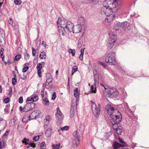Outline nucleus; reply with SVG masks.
<instances>
[{
  "mask_svg": "<svg viewBox=\"0 0 149 149\" xmlns=\"http://www.w3.org/2000/svg\"><path fill=\"white\" fill-rule=\"evenodd\" d=\"M22 121L25 123L27 122V120H26V116H24L22 120Z\"/></svg>",
  "mask_w": 149,
  "mask_h": 149,
  "instance_id": "58",
  "label": "nucleus"
},
{
  "mask_svg": "<svg viewBox=\"0 0 149 149\" xmlns=\"http://www.w3.org/2000/svg\"><path fill=\"white\" fill-rule=\"evenodd\" d=\"M40 147L42 149H45L46 148L45 143V142H42L40 144Z\"/></svg>",
  "mask_w": 149,
  "mask_h": 149,
  "instance_id": "35",
  "label": "nucleus"
},
{
  "mask_svg": "<svg viewBox=\"0 0 149 149\" xmlns=\"http://www.w3.org/2000/svg\"><path fill=\"white\" fill-rule=\"evenodd\" d=\"M26 100L27 101H32V100L31 99V97L30 98L29 97H28Z\"/></svg>",
  "mask_w": 149,
  "mask_h": 149,
  "instance_id": "64",
  "label": "nucleus"
},
{
  "mask_svg": "<svg viewBox=\"0 0 149 149\" xmlns=\"http://www.w3.org/2000/svg\"><path fill=\"white\" fill-rule=\"evenodd\" d=\"M63 30H63V29H59V32L60 33H61V34H62V35H63V36H64V33L63 31Z\"/></svg>",
  "mask_w": 149,
  "mask_h": 149,
  "instance_id": "54",
  "label": "nucleus"
},
{
  "mask_svg": "<svg viewBox=\"0 0 149 149\" xmlns=\"http://www.w3.org/2000/svg\"><path fill=\"white\" fill-rule=\"evenodd\" d=\"M82 30L81 25L79 24H77L73 27L72 32L73 33H78L81 32Z\"/></svg>",
  "mask_w": 149,
  "mask_h": 149,
  "instance_id": "12",
  "label": "nucleus"
},
{
  "mask_svg": "<svg viewBox=\"0 0 149 149\" xmlns=\"http://www.w3.org/2000/svg\"><path fill=\"white\" fill-rule=\"evenodd\" d=\"M84 49H83V48L81 49L80 50V52H81L80 54H82V55L84 54Z\"/></svg>",
  "mask_w": 149,
  "mask_h": 149,
  "instance_id": "61",
  "label": "nucleus"
},
{
  "mask_svg": "<svg viewBox=\"0 0 149 149\" xmlns=\"http://www.w3.org/2000/svg\"><path fill=\"white\" fill-rule=\"evenodd\" d=\"M52 147L53 149H58L60 147V144H55L53 145Z\"/></svg>",
  "mask_w": 149,
  "mask_h": 149,
  "instance_id": "32",
  "label": "nucleus"
},
{
  "mask_svg": "<svg viewBox=\"0 0 149 149\" xmlns=\"http://www.w3.org/2000/svg\"><path fill=\"white\" fill-rule=\"evenodd\" d=\"M5 37L4 33H0V45L3 46L5 43Z\"/></svg>",
  "mask_w": 149,
  "mask_h": 149,
  "instance_id": "13",
  "label": "nucleus"
},
{
  "mask_svg": "<svg viewBox=\"0 0 149 149\" xmlns=\"http://www.w3.org/2000/svg\"><path fill=\"white\" fill-rule=\"evenodd\" d=\"M19 0H14V3L17 5H19L21 3V1H19Z\"/></svg>",
  "mask_w": 149,
  "mask_h": 149,
  "instance_id": "45",
  "label": "nucleus"
},
{
  "mask_svg": "<svg viewBox=\"0 0 149 149\" xmlns=\"http://www.w3.org/2000/svg\"><path fill=\"white\" fill-rule=\"evenodd\" d=\"M40 58L41 59H44L46 58V53L45 52H41L40 55Z\"/></svg>",
  "mask_w": 149,
  "mask_h": 149,
  "instance_id": "24",
  "label": "nucleus"
},
{
  "mask_svg": "<svg viewBox=\"0 0 149 149\" xmlns=\"http://www.w3.org/2000/svg\"><path fill=\"white\" fill-rule=\"evenodd\" d=\"M42 45L46 48H48V47H46L47 45L46 42L44 41H42Z\"/></svg>",
  "mask_w": 149,
  "mask_h": 149,
  "instance_id": "51",
  "label": "nucleus"
},
{
  "mask_svg": "<svg viewBox=\"0 0 149 149\" xmlns=\"http://www.w3.org/2000/svg\"><path fill=\"white\" fill-rule=\"evenodd\" d=\"M35 104L32 102L30 103H27L24 107L21 106L19 107V110L21 111L27 112L30 110L34 109L35 107Z\"/></svg>",
  "mask_w": 149,
  "mask_h": 149,
  "instance_id": "7",
  "label": "nucleus"
},
{
  "mask_svg": "<svg viewBox=\"0 0 149 149\" xmlns=\"http://www.w3.org/2000/svg\"><path fill=\"white\" fill-rule=\"evenodd\" d=\"M45 123L44 125V127L45 129L47 128L49 125V122H44Z\"/></svg>",
  "mask_w": 149,
  "mask_h": 149,
  "instance_id": "41",
  "label": "nucleus"
},
{
  "mask_svg": "<svg viewBox=\"0 0 149 149\" xmlns=\"http://www.w3.org/2000/svg\"><path fill=\"white\" fill-rule=\"evenodd\" d=\"M32 55L33 56H35L36 53V50L33 47H32Z\"/></svg>",
  "mask_w": 149,
  "mask_h": 149,
  "instance_id": "43",
  "label": "nucleus"
},
{
  "mask_svg": "<svg viewBox=\"0 0 149 149\" xmlns=\"http://www.w3.org/2000/svg\"><path fill=\"white\" fill-rule=\"evenodd\" d=\"M8 91L9 92V94L11 95L12 93V88L10 87H9V89L8 90Z\"/></svg>",
  "mask_w": 149,
  "mask_h": 149,
  "instance_id": "57",
  "label": "nucleus"
},
{
  "mask_svg": "<svg viewBox=\"0 0 149 149\" xmlns=\"http://www.w3.org/2000/svg\"><path fill=\"white\" fill-rule=\"evenodd\" d=\"M21 56L20 54H17L16 56L14 58V61H19L21 58Z\"/></svg>",
  "mask_w": 149,
  "mask_h": 149,
  "instance_id": "31",
  "label": "nucleus"
},
{
  "mask_svg": "<svg viewBox=\"0 0 149 149\" xmlns=\"http://www.w3.org/2000/svg\"><path fill=\"white\" fill-rule=\"evenodd\" d=\"M40 138V136L39 135H38L37 136H34L33 138V140L36 141H38L39 139Z\"/></svg>",
  "mask_w": 149,
  "mask_h": 149,
  "instance_id": "39",
  "label": "nucleus"
},
{
  "mask_svg": "<svg viewBox=\"0 0 149 149\" xmlns=\"http://www.w3.org/2000/svg\"><path fill=\"white\" fill-rule=\"evenodd\" d=\"M120 93L118 91L116 90V91H115L114 93L112 95V96H113L114 97H119Z\"/></svg>",
  "mask_w": 149,
  "mask_h": 149,
  "instance_id": "26",
  "label": "nucleus"
},
{
  "mask_svg": "<svg viewBox=\"0 0 149 149\" xmlns=\"http://www.w3.org/2000/svg\"><path fill=\"white\" fill-rule=\"evenodd\" d=\"M18 101L19 103L21 104L23 102V97L22 96H20L18 100Z\"/></svg>",
  "mask_w": 149,
  "mask_h": 149,
  "instance_id": "46",
  "label": "nucleus"
},
{
  "mask_svg": "<svg viewBox=\"0 0 149 149\" xmlns=\"http://www.w3.org/2000/svg\"><path fill=\"white\" fill-rule=\"evenodd\" d=\"M68 52L71 53L72 56H74L75 55V51L74 49H68Z\"/></svg>",
  "mask_w": 149,
  "mask_h": 149,
  "instance_id": "34",
  "label": "nucleus"
},
{
  "mask_svg": "<svg viewBox=\"0 0 149 149\" xmlns=\"http://www.w3.org/2000/svg\"><path fill=\"white\" fill-rule=\"evenodd\" d=\"M115 53L114 52H109L107 55L105 61L107 63L111 65H115L116 63L115 59Z\"/></svg>",
  "mask_w": 149,
  "mask_h": 149,
  "instance_id": "4",
  "label": "nucleus"
},
{
  "mask_svg": "<svg viewBox=\"0 0 149 149\" xmlns=\"http://www.w3.org/2000/svg\"><path fill=\"white\" fill-rule=\"evenodd\" d=\"M83 129L80 128L74 132L73 134L74 139L73 140V143L75 144L77 146L80 143V136L83 133Z\"/></svg>",
  "mask_w": 149,
  "mask_h": 149,
  "instance_id": "3",
  "label": "nucleus"
},
{
  "mask_svg": "<svg viewBox=\"0 0 149 149\" xmlns=\"http://www.w3.org/2000/svg\"><path fill=\"white\" fill-rule=\"evenodd\" d=\"M99 63L100 65H102L104 68H105L106 67V65L105 63H103L102 62H100Z\"/></svg>",
  "mask_w": 149,
  "mask_h": 149,
  "instance_id": "60",
  "label": "nucleus"
},
{
  "mask_svg": "<svg viewBox=\"0 0 149 149\" xmlns=\"http://www.w3.org/2000/svg\"><path fill=\"white\" fill-rule=\"evenodd\" d=\"M56 93L55 92H54L53 94H52V100H54L56 98Z\"/></svg>",
  "mask_w": 149,
  "mask_h": 149,
  "instance_id": "48",
  "label": "nucleus"
},
{
  "mask_svg": "<svg viewBox=\"0 0 149 149\" xmlns=\"http://www.w3.org/2000/svg\"><path fill=\"white\" fill-rule=\"evenodd\" d=\"M123 145L120 144L116 142H115L113 143V147L114 148L117 149L118 148H122L123 147Z\"/></svg>",
  "mask_w": 149,
  "mask_h": 149,
  "instance_id": "19",
  "label": "nucleus"
},
{
  "mask_svg": "<svg viewBox=\"0 0 149 149\" xmlns=\"http://www.w3.org/2000/svg\"><path fill=\"white\" fill-rule=\"evenodd\" d=\"M55 116L56 119L58 121H61L63 118V115L61 111L58 107L56 109V113Z\"/></svg>",
  "mask_w": 149,
  "mask_h": 149,
  "instance_id": "8",
  "label": "nucleus"
},
{
  "mask_svg": "<svg viewBox=\"0 0 149 149\" xmlns=\"http://www.w3.org/2000/svg\"><path fill=\"white\" fill-rule=\"evenodd\" d=\"M66 27H65L64 30L65 33H67L70 31L72 32L74 26L73 24L70 22H68Z\"/></svg>",
  "mask_w": 149,
  "mask_h": 149,
  "instance_id": "10",
  "label": "nucleus"
},
{
  "mask_svg": "<svg viewBox=\"0 0 149 149\" xmlns=\"http://www.w3.org/2000/svg\"><path fill=\"white\" fill-rule=\"evenodd\" d=\"M120 22H115L114 23L113 26L114 29L116 31H117L119 29L120 30Z\"/></svg>",
  "mask_w": 149,
  "mask_h": 149,
  "instance_id": "17",
  "label": "nucleus"
},
{
  "mask_svg": "<svg viewBox=\"0 0 149 149\" xmlns=\"http://www.w3.org/2000/svg\"><path fill=\"white\" fill-rule=\"evenodd\" d=\"M79 93L78 92V88H76L74 91V95L76 97H77L79 96Z\"/></svg>",
  "mask_w": 149,
  "mask_h": 149,
  "instance_id": "25",
  "label": "nucleus"
},
{
  "mask_svg": "<svg viewBox=\"0 0 149 149\" xmlns=\"http://www.w3.org/2000/svg\"><path fill=\"white\" fill-rule=\"evenodd\" d=\"M76 111L74 110V111H70V117H72L74 116Z\"/></svg>",
  "mask_w": 149,
  "mask_h": 149,
  "instance_id": "40",
  "label": "nucleus"
},
{
  "mask_svg": "<svg viewBox=\"0 0 149 149\" xmlns=\"http://www.w3.org/2000/svg\"><path fill=\"white\" fill-rule=\"evenodd\" d=\"M118 1L119 0H106L104 2L100 13L107 16L104 20L105 22H111L115 18L116 15L114 13L119 9Z\"/></svg>",
  "mask_w": 149,
  "mask_h": 149,
  "instance_id": "1",
  "label": "nucleus"
},
{
  "mask_svg": "<svg viewBox=\"0 0 149 149\" xmlns=\"http://www.w3.org/2000/svg\"><path fill=\"white\" fill-rule=\"evenodd\" d=\"M36 92L34 93L31 96V99L33 102H36L38 100V96L36 94Z\"/></svg>",
  "mask_w": 149,
  "mask_h": 149,
  "instance_id": "20",
  "label": "nucleus"
},
{
  "mask_svg": "<svg viewBox=\"0 0 149 149\" xmlns=\"http://www.w3.org/2000/svg\"><path fill=\"white\" fill-rule=\"evenodd\" d=\"M24 55L25 60H27L29 58V55L27 52L24 53Z\"/></svg>",
  "mask_w": 149,
  "mask_h": 149,
  "instance_id": "37",
  "label": "nucleus"
},
{
  "mask_svg": "<svg viewBox=\"0 0 149 149\" xmlns=\"http://www.w3.org/2000/svg\"><path fill=\"white\" fill-rule=\"evenodd\" d=\"M91 102H92L91 109L92 112L96 117L97 118L100 114V104H98L97 106L95 103L92 101Z\"/></svg>",
  "mask_w": 149,
  "mask_h": 149,
  "instance_id": "6",
  "label": "nucleus"
},
{
  "mask_svg": "<svg viewBox=\"0 0 149 149\" xmlns=\"http://www.w3.org/2000/svg\"><path fill=\"white\" fill-rule=\"evenodd\" d=\"M77 24L81 25L84 28L86 27L87 25L86 21L85 20L84 18L82 17H80L78 18L77 20Z\"/></svg>",
  "mask_w": 149,
  "mask_h": 149,
  "instance_id": "11",
  "label": "nucleus"
},
{
  "mask_svg": "<svg viewBox=\"0 0 149 149\" xmlns=\"http://www.w3.org/2000/svg\"><path fill=\"white\" fill-rule=\"evenodd\" d=\"M128 23L127 22H123L121 23H120V30H124L125 28Z\"/></svg>",
  "mask_w": 149,
  "mask_h": 149,
  "instance_id": "21",
  "label": "nucleus"
},
{
  "mask_svg": "<svg viewBox=\"0 0 149 149\" xmlns=\"http://www.w3.org/2000/svg\"><path fill=\"white\" fill-rule=\"evenodd\" d=\"M72 75H73L74 73L77 71V68L76 66H74L72 67Z\"/></svg>",
  "mask_w": 149,
  "mask_h": 149,
  "instance_id": "33",
  "label": "nucleus"
},
{
  "mask_svg": "<svg viewBox=\"0 0 149 149\" xmlns=\"http://www.w3.org/2000/svg\"><path fill=\"white\" fill-rule=\"evenodd\" d=\"M9 98L8 97H7L4 100V101L5 103H8L9 102Z\"/></svg>",
  "mask_w": 149,
  "mask_h": 149,
  "instance_id": "49",
  "label": "nucleus"
},
{
  "mask_svg": "<svg viewBox=\"0 0 149 149\" xmlns=\"http://www.w3.org/2000/svg\"><path fill=\"white\" fill-rule=\"evenodd\" d=\"M22 78L24 80H26V75H23Z\"/></svg>",
  "mask_w": 149,
  "mask_h": 149,
  "instance_id": "63",
  "label": "nucleus"
},
{
  "mask_svg": "<svg viewBox=\"0 0 149 149\" xmlns=\"http://www.w3.org/2000/svg\"><path fill=\"white\" fill-rule=\"evenodd\" d=\"M51 117L50 116L47 115L46 116L45 119L44 120V122H49V121L51 120Z\"/></svg>",
  "mask_w": 149,
  "mask_h": 149,
  "instance_id": "30",
  "label": "nucleus"
},
{
  "mask_svg": "<svg viewBox=\"0 0 149 149\" xmlns=\"http://www.w3.org/2000/svg\"><path fill=\"white\" fill-rule=\"evenodd\" d=\"M96 84L92 85L91 86L90 91L93 93H95L96 92Z\"/></svg>",
  "mask_w": 149,
  "mask_h": 149,
  "instance_id": "23",
  "label": "nucleus"
},
{
  "mask_svg": "<svg viewBox=\"0 0 149 149\" xmlns=\"http://www.w3.org/2000/svg\"><path fill=\"white\" fill-rule=\"evenodd\" d=\"M127 95V94L125 90L124 89H122L121 91V93L120 94L119 98L121 99H124L126 97Z\"/></svg>",
  "mask_w": 149,
  "mask_h": 149,
  "instance_id": "16",
  "label": "nucleus"
},
{
  "mask_svg": "<svg viewBox=\"0 0 149 149\" xmlns=\"http://www.w3.org/2000/svg\"><path fill=\"white\" fill-rule=\"evenodd\" d=\"M4 111L6 113H8V109L7 108H5L4 109Z\"/></svg>",
  "mask_w": 149,
  "mask_h": 149,
  "instance_id": "62",
  "label": "nucleus"
},
{
  "mask_svg": "<svg viewBox=\"0 0 149 149\" xmlns=\"http://www.w3.org/2000/svg\"><path fill=\"white\" fill-rule=\"evenodd\" d=\"M42 100L45 105L47 106L49 105V100L47 97H46L44 99L43 98Z\"/></svg>",
  "mask_w": 149,
  "mask_h": 149,
  "instance_id": "27",
  "label": "nucleus"
},
{
  "mask_svg": "<svg viewBox=\"0 0 149 149\" xmlns=\"http://www.w3.org/2000/svg\"><path fill=\"white\" fill-rule=\"evenodd\" d=\"M109 37L108 40L107 46L108 48L111 49L113 46L114 43L117 40V36L115 34L112 33L109 34Z\"/></svg>",
  "mask_w": 149,
  "mask_h": 149,
  "instance_id": "5",
  "label": "nucleus"
},
{
  "mask_svg": "<svg viewBox=\"0 0 149 149\" xmlns=\"http://www.w3.org/2000/svg\"><path fill=\"white\" fill-rule=\"evenodd\" d=\"M106 108L108 114L111 118V122L113 127L114 125L119 123L122 119L121 113L117 109H114L110 104H108L107 105ZM113 128L118 135L120 134L123 130L122 127L121 126H118L116 128H114L113 127Z\"/></svg>",
  "mask_w": 149,
  "mask_h": 149,
  "instance_id": "2",
  "label": "nucleus"
},
{
  "mask_svg": "<svg viewBox=\"0 0 149 149\" xmlns=\"http://www.w3.org/2000/svg\"><path fill=\"white\" fill-rule=\"evenodd\" d=\"M4 51V49L3 48H2L1 49L0 52V55L1 57L3 56V51Z\"/></svg>",
  "mask_w": 149,
  "mask_h": 149,
  "instance_id": "52",
  "label": "nucleus"
},
{
  "mask_svg": "<svg viewBox=\"0 0 149 149\" xmlns=\"http://www.w3.org/2000/svg\"><path fill=\"white\" fill-rule=\"evenodd\" d=\"M8 23L10 25H12L13 24V21H12V19L11 18H10L8 20Z\"/></svg>",
  "mask_w": 149,
  "mask_h": 149,
  "instance_id": "56",
  "label": "nucleus"
},
{
  "mask_svg": "<svg viewBox=\"0 0 149 149\" xmlns=\"http://www.w3.org/2000/svg\"><path fill=\"white\" fill-rule=\"evenodd\" d=\"M29 144V146H30L33 148H35L36 147V145L34 144L33 143V142L32 141H30Z\"/></svg>",
  "mask_w": 149,
  "mask_h": 149,
  "instance_id": "42",
  "label": "nucleus"
},
{
  "mask_svg": "<svg viewBox=\"0 0 149 149\" xmlns=\"http://www.w3.org/2000/svg\"><path fill=\"white\" fill-rule=\"evenodd\" d=\"M68 126H65L63 127H62L61 128V129L62 130H68Z\"/></svg>",
  "mask_w": 149,
  "mask_h": 149,
  "instance_id": "47",
  "label": "nucleus"
},
{
  "mask_svg": "<svg viewBox=\"0 0 149 149\" xmlns=\"http://www.w3.org/2000/svg\"><path fill=\"white\" fill-rule=\"evenodd\" d=\"M77 107V103L76 102H72L71 104V107L70 111H76Z\"/></svg>",
  "mask_w": 149,
  "mask_h": 149,
  "instance_id": "22",
  "label": "nucleus"
},
{
  "mask_svg": "<svg viewBox=\"0 0 149 149\" xmlns=\"http://www.w3.org/2000/svg\"><path fill=\"white\" fill-rule=\"evenodd\" d=\"M29 141V139H26V137L24 138L23 140L22 141V143L27 145L29 144L28 142Z\"/></svg>",
  "mask_w": 149,
  "mask_h": 149,
  "instance_id": "28",
  "label": "nucleus"
},
{
  "mask_svg": "<svg viewBox=\"0 0 149 149\" xmlns=\"http://www.w3.org/2000/svg\"><path fill=\"white\" fill-rule=\"evenodd\" d=\"M38 111H35L32 112L31 114L29 116L30 120H32L36 118L37 116H38L39 113Z\"/></svg>",
  "mask_w": 149,
  "mask_h": 149,
  "instance_id": "14",
  "label": "nucleus"
},
{
  "mask_svg": "<svg viewBox=\"0 0 149 149\" xmlns=\"http://www.w3.org/2000/svg\"><path fill=\"white\" fill-rule=\"evenodd\" d=\"M93 73L94 74V81L95 82V84L98 83L99 82V79L98 78L96 79V78L95 77L97 76V75L95 74L96 73V71L94 70L93 71Z\"/></svg>",
  "mask_w": 149,
  "mask_h": 149,
  "instance_id": "29",
  "label": "nucleus"
},
{
  "mask_svg": "<svg viewBox=\"0 0 149 149\" xmlns=\"http://www.w3.org/2000/svg\"><path fill=\"white\" fill-rule=\"evenodd\" d=\"M38 70V76L40 77H41V70H40V69H39V70Z\"/></svg>",
  "mask_w": 149,
  "mask_h": 149,
  "instance_id": "50",
  "label": "nucleus"
},
{
  "mask_svg": "<svg viewBox=\"0 0 149 149\" xmlns=\"http://www.w3.org/2000/svg\"><path fill=\"white\" fill-rule=\"evenodd\" d=\"M83 54H80V56H79V59L81 61H83Z\"/></svg>",
  "mask_w": 149,
  "mask_h": 149,
  "instance_id": "59",
  "label": "nucleus"
},
{
  "mask_svg": "<svg viewBox=\"0 0 149 149\" xmlns=\"http://www.w3.org/2000/svg\"><path fill=\"white\" fill-rule=\"evenodd\" d=\"M17 82V80L15 78H13L12 79V84H15Z\"/></svg>",
  "mask_w": 149,
  "mask_h": 149,
  "instance_id": "53",
  "label": "nucleus"
},
{
  "mask_svg": "<svg viewBox=\"0 0 149 149\" xmlns=\"http://www.w3.org/2000/svg\"><path fill=\"white\" fill-rule=\"evenodd\" d=\"M52 132V128H49L45 131V135L47 137H50L51 135V133Z\"/></svg>",
  "mask_w": 149,
  "mask_h": 149,
  "instance_id": "18",
  "label": "nucleus"
},
{
  "mask_svg": "<svg viewBox=\"0 0 149 149\" xmlns=\"http://www.w3.org/2000/svg\"><path fill=\"white\" fill-rule=\"evenodd\" d=\"M42 68V65L41 63H38L37 64V70H41Z\"/></svg>",
  "mask_w": 149,
  "mask_h": 149,
  "instance_id": "36",
  "label": "nucleus"
},
{
  "mask_svg": "<svg viewBox=\"0 0 149 149\" xmlns=\"http://www.w3.org/2000/svg\"><path fill=\"white\" fill-rule=\"evenodd\" d=\"M52 78H50L47 79L46 81V83L48 84H49V83L52 82Z\"/></svg>",
  "mask_w": 149,
  "mask_h": 149,
  "instance_id": "38",
  "label": "nucleus"
},
{
  "mask_svg": "<svg viewBox=\"0 0 149 149\" xmlns=\"http://www.w3.org/2000/svg\"><path fill=\"white\" fill-rule=\"evenodd\" d=\"M29 68V67L28 66H26L24 67L22 69V72H26L27 70H28Z\"/></svg>",
  "mask_w": 149,
  "mask_h": 149,
  "instance_id": "44",
  "label": "nucleus"
},
{
  "mask_svg": "<svg viewBox=\"0 0 149 149\" xmlns=\"http://www.w3.org/2000/svg\"><path fill=\"white\" fill-rule=\"evenodd\" d=\"M9 132V131L8 130H7L6 132L4 133V134L3 135V136H7L8 135V133Z\"/></svg>",
  "mask_w": 149,
  "mask_h": 149,
  "instance_id": "55",
  "label": "nucleus"
},
{
  "mask_svg": "<svg viewBox=\"0 0 149 149\" xmlns=\"http://www.w3.org/2000/svg\"><path fill=\"white\" fill-rule=\"evenodd\" d=\"M101 85L104 87L105 90H106L107 89V88L105 87L104 84H101ZM107 89L108 90V93L110 94V95L111 96L112 95L115 91H116V90L115 88H108Z\"/></svg>",
  "mask_w": 149,
  "mask_h": 149,
  "instance_id": "15",
  "label": "nucleus"
},
{
  "mask_svg": "<svg viewBox=\"0 0 149 149\" xmlns=\"http://www.w3.org/2000/svg\"><path fill=\"white\" fill-rule=\"evenodd\" d=\"M67 22L68 21L65 20L63 19L61 21L58 20L57 22V23L59 29V27H60L61 29L64 30L65 27H66V25H67Z\"/></svg>",
  "mask_w": 149,
  "mask_h": 149,
  "instance_id": "9",
  "label": "nucleus"
}]
</instances>
